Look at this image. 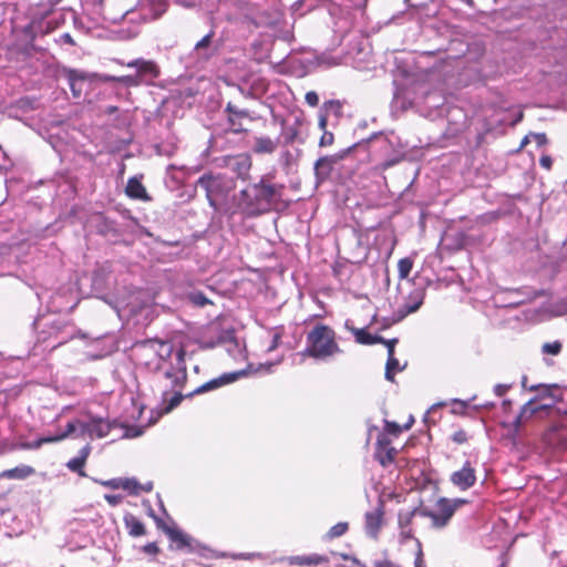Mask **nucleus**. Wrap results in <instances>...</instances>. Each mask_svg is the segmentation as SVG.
<instances>
[{"label": "nucleus", "instance_id": "1", "mask_svg": "<svg viewBox=\"0 0 567 567\" xmlns=\"http://www.w3.org/2000/svg\"><path fill=\"white\" fill-rule=\"evenodd\" d=\"M271 174L260 178L258 183L243 189L239 194L238 207L248 217L260 216L271 210L281 198L285 185L274 184Z\"/></svg>", "mask_w": 567, "mask_h": 567}, {"label": "nucleus", "instance_id": "2", "mask_svg": "<svg viewBox=\"0 0 567 567\" xmlns=\"http://www.w3.org/2000/svg\"><path fill=\"white\" fill-rule=\"evenodd\" d=\"M306 340L307 347L302 352L303 357L324 360L341 352L336 331L327 324H316L307 333Z\"/></svg>", "mask_w": 567, "mask_h": 567}, {"label": "nucleus", "instance_id": "3", "mask_svg": "<svg viewBox=\"0 0 567 567\" xmlns=\"http://www.w3.org/2000/svg\"><path fill=\"white\" fill-rule=\"evenodd\" d=\"M173 354V346L169 342L148 340L137 347V364L147 371L157 373L167 365V359Z\"/></svg>", "mask_w": 567, "mask_h": 567}, {"label": "nucleus", "instance_id": "4", "mask_svg": "<svg viewBox=\"0 0 567 567\" xmlns=\"http://www.w3.org/2000/svg\"><path fill=\"white\" fill-rule=\"evenodd\" d=\"M468 501L465 498H446L441 497L437 499L435 504V509H429V508H421L419 511V515L430 518L432 520V526L435 528H443L445 527L454 513L462 507L463 505L467 504Z\"/></svg>", "mask_w": 567, "mask_h": 567}, {"label": "nucleus", "instance_id": "5", "mask_svg": "<svg viewBox=\"0 0 567 567\" xmlns=\"http://www.w3.org/2000/svg\"><path fill=\"white\" fill-rule=\"evenodd\" d=\"M186 351L179 348L174 355V359H167V365L162 369L163 375L169 381V389H183L187 383V367H186Z\"/></svg>", "mask_w": 567, "mask_h": 567}, {"label": "nucleus", "instance_id": "6", "mask_svg": "<svg viewBox=\"0 0 567 567\" xmlns=\"http://www.w3.org/2000/svg\"><path fill=\"white\" fill-rule=\"evenodd\" d=\"M556 413L557 410L553 404H542L537 402V399H530L522 406L518 415L515 417L513 422L514 430L518 432L522 425L533 420L549 419Z\"/></svg>", "mask_w": 567, "mask_h": 567}, {"label": "nucleus", "instance_id": "7", "mask_svg": "<svg viewBox=\"0 0 567 567\" xmlns=\"http://www.w3.org/2000/svg\"><path fill=\"white\" fill-rule=\"evenodd\" d=\"M398 454L399 450L393 446L391 437H386V434H378L373 452L374 460L385 468L395 462Z\"/></svg>", "mask_w": 567, "mask_h": 567}, {"label": "nucleus", "instance_id": "8", "mask_svg": "<svg viewBox=\"0 0 567 567\" xmlns=\"http://www.w3.org/2000/svg\"><path fill=\"white\" fill-rule=\"evenodd\" d=\"M425 298V289L423 287H413L408 296L404 297L403 303L394 312V322L402 321L409 315L416 312L423 305Z\"/></svg>", "mask_w": 567, "mask_h": 567}, {"label": "nucleus", "instance_id": "9", "mask_svg": "<svg viewBox=\"0 0 567 567\" xmlns=\"http://www.w3.org/2000/svg\"><path fill=\"white\" fill-rule=\"evenodd\" d=\"M89 420L79 422V429L81 435H87L91 439H103L105 437L114 426L113 422L106 419L87 414Z\"/></svg>", "mask_w": 567, "mask_h": 567}, {"label": "nucleus", "instance_id": "10", "mask_svg": "<svg viewBox=\"0 0 567 567\" xmlns=\"http://www.w3.org/2000/svg\"><path fill=\"white\" fill-rule=\"evenodd\" d=\"M79 422H80L79 420L71 421V422H69L66 424V429L62 433H59L56 435L42 436V437H40V439H38L35 441H32V442H21V443L14 445V449H20V450H38L43 444L56 443V442L63 441L68 436H70L71 434H73L75 432V430L79 427Z\"/></svg>", "mask_w": 567, "mask_h": 567}, {"label": "nucleus", "instance_id": "11", "mask_svg": "<svg viewBox=\"0 0 567 567\" xmlns=\"http://www.w3.org/2000/svg\"><path fill=\"white\" fill-rule=\"evenodd\" d=\"M102 485L112 489L122 488L131 495H140L142 492L150 493L153 489V483L141 484L136 478H112L102 482Z\"/></svg>", "mask_w": 567, "mask_h": 567}, {"label": "nucleus", "instance_id": "12", "mask_svg": "<svg viewBox=\"0 0 567 567\" xmlns=\"http://www.w3.org/2000/svg\"><path fill=\"white\" fill-rule=\"evenodd\" d=\"M151 516L154 518L157 528L168 536L171 542L176 545L177 549L190 546V537L182 532L177 526L167 525L162 518L157 517L153 511H151Z\"/></svg>", "mask_w": 567, "mask_h": 567}, {"label": "nucleus", "instance_id": "13", "mask_svg": "<svg viewBox=\"0 0 567 567\" xmlns=\"http://www.w3.org/2000/svg\"><path fill=\"white\" fill-rule=\"evenodd\" d=\"M451 482L461 491L471 488L476 482L475 468L467 461L463 467L451 475Z\"/></svg>", "mask_w": 567, "mask_h": 567}, {"label": "nucleus", "instance_id": "14", "mask_svg": "<svg viewBox=\"0 0 567 567\" xmlns=\"http://www.w3.org/2000/svg\"><path fill=\"white\" fill-rule=\"evenodd\" d=\"M197 185L206 193L210 206L215 207V197L221 192V178L213 174H204L197 179Z\"/></svg>", "mask_w": 567, "mask_h": 567}, {"label": "nucleus", "instance_id": "15", "mask_svg": "<svg viewBox=\"0 0 567 567\" xmlns=\"http://www.w3.org/2000/svg\"><path fill=\"white\" fill-rule=\"evenodd\" d=\"M227 165L237 174L238 178L247 181L250 176L252 159L249 154L240 153L228 157Z\"/></svg>", "mask_w": 567, "mask_h": 567}, {"label": "nucleus", "instance_id": "16", "mask_svg": "<svg viewBox=\"0 0 567 567\" xmlns=\"http://www.w3.org/2000/svg\"><path fill=\"white\" fill-rule=\"evenodd\" d=\"M225 112L228 114V124L233 133L240 134L246 132L243 121L251 118L247 110H240L231 102H228L225 107Z\"/></svg>", "mask_w": 567, "mask_h": 567}, {"label": "nucleus", "instance_id": "17", "mask_svg": "<svg viewBox=\"0 0 567 567\" xmlns=\"http://www.w3.org/2000/svg\"><path fill=\"white\" fill-rule=\"evenodd\" d=\"M240 374H241V372L224 373V374L219 375L218 378H215V379L202 384L194 391L186 394V396H194V395L202 394V393H205L208 391H213L220 386L230 384V383L235 382L239 378Z\"/></svg>", "mask_w": 567, "mask_h": 567}, {"label": "nucleus", "instance_id": "18", "mask_svg": "<svg viewBox=\"0 0 567 567\" xmlns=\"http://www.w3.org/2000/svg\"><path fill=\"white\" fill-rule=\"evenodd\" d=\"M339 157L330 155L322 156L315 163V175L318 183H322L328 179L334 168Z\"/></svg>", "mask_w": 567, "mask_h": 567}, {"label": "nucleus", "instance_id": "19", "mask_svg": "<svg viewBox=\"0 0 567 567\" xmlns=\"http://www.w3.org/2000/svg\"><path fill=\"white\" fill-rule=\"evenodd\" d=\"M287 561L290 566L312 567V566H319L322 564H328L329 558L324 555L310 554V555L290 556L287 558Z\"/></svg>", "mask_w": 567, "mask_h": 567}, {"label": "nucleus", "instance_id": "20", "mask_svg": "<svg viewBox=\"0 0 567 567\" xmlns=\"http://www.w3.org/2000/svg\"><path fill=\"white\" fill-rule=\"evenodd\" d=\"M128 68H135L137 70V74L143 80L144 76H151L152 79H156L159 75V69L153 61H147L143 59H136L126 64Z\"/></svg>", "mask_w": 567, "mask_h": 567}, {"label": "nucleus", "instance_id": "21", "mask_svg": "<svg viewBox=\"0 0 567 567\" xmlns=\"http://www.w3.org/2000/svg\"><path fill=\"white\" fill-rule=\"evenodd\" d=\"M279 138H270L269 136H256L254 138L252 152L257 155L272 154L279 146Z\"/></svg>", "mask_w": 567, "mask_h": 567}, {"label": "nucleus", "instance_id": "22", "mask_svg": "<svg viewBox=\"0 0 567 567\" xmlns=\"http://www.w3.org/2000/svg\"><path fill=\"white\" fill-rule=\"evenodd\" d=\"M187 398L186 395H183L182 389H174L171 391H163V398H162V412L163 413H169L175 408H177L183 399Z\"/></svg>", "mask_w": 567, "mask_h": 567}, {"label": "nucleus", "instance_id": "23", "mask_svg": "<svg viewBox=\"0 0 567 567\" xmlns=\"http://www.w3.org/2000/svg\"><path fill=\"white\" fill-rule=\"evenodd\" d=\"M91 453V446L85 445L82 447L79 452V455L76 457L71 458L66 466L70 471L78 473L80 476L85 477L86 473L84 472V466L87 461V457Z\"/></svg>", "mask_w": 567, "mask_h": 567}, {"label": "nucleus", "instance_id": "24", "mask_svg": "<svg viewBox=\"0 0 567 567\" xmlns=\"http://www.w3.org/2000/svg\"><path fill=\"white\" fill-rule=\"evenodd\" d=\"M125 194L132 199L150 200L145 186L136 177H131L125 187Z\"/></svg>", "mask_w": 567, "mask_h": 567}, {"label": "nucleus", "instance_id": "25", "mask_svg": "<svg viewBox=\"0 0 567 567\" xmlns=\"http://www.w3.org/2000/svg\"><path fill=\"white\" fill-rule=\"evenodd\" d=\"M364 518L367 533L375 538L383 523V512L381 509L368 512Z\"/></svg>", "mask_w": 567, "mask_h": 567}, {"label": "nucleus", "instance_id": "26", "mask_svg": "<svg viewBox=\"0 0 567 567\" xmlns=\"http://www.w3.org/2000/svg\"><path fill=\"white\" fill-rule=\"evenodd\" d=\"M124 526L131 537H141L146 534L144 523L135 515L127 513L123 517Z\"/></svg>", "mask_w": 567, "mask_h": 567}, {"label": "nucleus", "instance_id": "27", "mask_svg": "<svg viewBox=\"0 0 567 567\" xmlns=\"http://www.w3.org/2000/svg\"><path fill=\"white\" fill-rule=\"evenodd\" d=\"M35 470L30 465H19L13 468L4 470L0 473L2 480H25L32 476Z\"/></svg>", "mask_w": 567, "mask_h": 567}, {"label": "nucleus", "instance_id": "28", "mask_svg": "<svg viewBox=\"0 0 567 567\" xmlns=\"http://www.w3.org/2000/svg\"><path fill=\"white\" fill-rule=\"evenodd\" d=\"M414 423L413 416L409 417V421L404 425H400L393 421H384V431L380 434H386V437L399 436L404 430H409Z\"/></svg>", "mask_w": 567, "mask_h": 567}, {"label": "nucleus", "instance_id": "29", "mask_svg": "<svg viewBox=\"0 0 567 567\" xmlns=\"http://www.w3.org/2000/svg\"><path fill=\"white\" fill-rule=\"evenodd\" d=\"M355 341L360 344L372 346L383 341V337L373 336L368 332L365 329H352Z\"/></svg>", "mask_w": 567, "mask_h": 567}, {"label": "nucleus", "instance_id": "30", "mask_svg": "<svg viewBox=\"0 0 567 567\" xmlns=\"http://www.w3.org/2000/svg\"><path fill=\"white\" fill-rule=\"evenodd\" d=\"M558 386L556 384H537L529 388L530 391H536L537 395L533 399H537V402L540 403V400L544 399H554V391L557 390Z\"/></svg>", "mask_w": 567, "mask_h": 567}, {"label": "nucleus", "instance_id": "31", "mask_svg": "<svg viewBox=\"0 0 567 567\" xmlns=\"http://www.w3.org/2000/svg\"><path fill=\"white\" fill-rule=\"evenodd\" d=\"M349 530V524L347 522H339L333 525L327 534L323 536L327 540H332L334 538L341 537Z\"/></svg>", "mask_w": 567, "mask_h": 567}, {"label": "nucleus", "instance_id": "32", "mask_svg": "<svg viewBox=\"0 0 567 567\" xmlns=\"http://www.w3.org/2000/svg\"><path fill=\"white\" fill-rule=\"evenodd\" d=\"M401 370L402 368H400L399 360L394 355L388 357L385 364V379L389 381H394L395 373Z\"/></svg>", "mask_w": 567, "mask_h": 567}, {"label": "nucleus", "instance_id": "33", "mask_svg": "<svg viewBox=\"0 0 567 567\" xmlns=\"http://www.w3.org/2000/svg\"><path fill=\"white\" fill-rule=\"evenodd\" d=\"M113 81L121 83L125 86H138L143 83L141 76L136 73L134 75H122L112 78Z\"/></svg>", "mask_w": 567, "mask_h": 567}, {"label": "nucleus", "instance_id": "34", "mask_svg": "<svg viewBox=\"0 0 567 567\" xmlns=\"http://www.w3.org/2000/svg\"><path fill=\"white\" fill-rule=\"evenodd\" d=\"M412 268H413V260L411 258H409V257L401 258L398 261L399 277L401 279L408 278Z\"/></svg>", "mask_w": 567, "mask_h": 567}, {"label": "nucleus", "instance_id": "35", "mask_svg": "<svg viewBox=\"0 0 567 567\" xmlns=\"http://www.w3.org/2000/svg\"><path fill=\"white\" fill-rule=\"evenodd\" d=\"M188 299L193 305L197 307H204L208 303H212L210 300L203 292L199 291L189 293Z\"/></svg>", "mask_w": 567, "mask_h": 567}, {"label": "nucleus", "instance_id": "36", "mask_svg": "<svg viewBox=\"0 0 567 567\" xmlns=\"http://www.w3.org/2000/svg\"><path fill=\"white\" fill-rule=\"evenodd\" d=\"M419 511L420 509H414L412 512H406V513H401L399 515V525H400V528L401 529H405L408 527H410V525L412 524V519L414 517V515L417 513L419 514Z\"/></svg>", "mask_w": 567, "mask_h": 567}, {"label": "nucleus", "instance_id": "37", "mask_svg": "<svg viewBox=\"0 0 567 567\" xmlns=\"http://www.w3.org/2000/svg\"><path fill=\"white\" fill-rule=\"evenodd\" d=\"M563 344L559 341L547 342L543 344V352L546 354L557 355L560 353Z\"/></svg>", "mask_w": 567, "mask_h": 567}, {"label": "nucleus", "instance_id": "38", "mask_svg": "<svg viewBox=\"0 0 567 567\" xmlns=\"http://www.w3.org/2000/svg\"><path fill=\"white\" fill-rule=\"evenodd\" d=\"M451 439L454 443L461 445L465 444L468 441L470 436L465 430L460 429L452 434Z\"/></svg>", "mask_w": 567, "mask_h": 567}, {"label": "nucleus", "instance_id": "39", "mask_svg": "<svg viewBox=\"0 0 567 567\" xmlns=\"http://www.w3.org/2000/svg\"><path fill=\"white\" fill-rule=\"evenodd\" d=\"M142 551L147 555L156 556L157 554H159L161 549L156 542H152L144 545L142 547Z\"/></svg>", "mask_w": 567, "mask_h": 567}, {"label": "nucleus", "instance_id": "40", "mask_svg": "<svg viewBox=\"0 0 567 567\" xmlns=\"http://www.w3.org/2000/svg\"><path fill=\"white\" fill-rule=\"evenodd\" d=\"M305 101L306 103L311 106V107H316L318 106L319 104V96L317 94V92L315 91H309L306 93L305 95Z\"/></svg>", "mask_w": 567, "mask_h": 567}, {"label": "nucleus", "instance_id": "41", "mask_svg": "<svg viewBox=\"0 0 567 567\" xmlns=\"http://www.w3.org/2000/svg\"><path fill=\"white\" fill-rule=\"evenodd\" d=\"M399 340L396 338H393V339H384L383 338V341H381L380 343L381 344H384L388 349V357H392L394 355V349H395V346L398 344Z\"/></svg>", "mask_w": 567, "mask_h": 567}, {"label": "nucleus", "instance_id": "42", "mask_svg": "<svg viewBox=\"0 0 567 567\" xmlns=\"http://www.w3.org/2000/svg\"><path fill=\"white\" fill-rule=\"evenodd\" d=\"M333 141H334V136H333V133L331 132H328V131H324L323 134L321 135L320 137V141H319V145L321 147L323 146H330L333 144Z\"/></svg>", "mask_w": 567, "mask_h": 567}, {"label": "nucleus", "instance_id": "43", "mask_svg": "<svg viewBox=\"0 0 567 567\" xmlns=\"http://www.w3.org/2000/svg\"><path fill=\"white\" fill-rule=\"evenodd\" d=\"M214 37V31H210L208 34H206L203 39H200L196 45V50L205 49L210 45L212 39Z\"/></svg>", "mask_w": 567, "mask_h": 567}, {"label": "nucleus", "instance_id": "44", "mask_svg": "<svg viewBox=\"0 0 567 567\" xmlns=\"http://www.w3.org/2000/svg\"><path fill=\"white\" fill-rule=\"evenodd\" d=\"M282 333L280 331H276L272 336L271 344L269 346V351H274L279 347V343L281 341Z\"/></svg>", "mask_w": 567, "mask_h": 567}, {"label": "nucleus", "instance_id": "45", "mask_svg": "<svg viewBox=\"0 0 567 567\" xmlns=\"http://www.w3.org/2000/svg\"><path fill=\"white\" fill-rule=\"evenodd\" d=\"M533 137L538 146H544L548 142L545 133H534Z\"/></svg>", "mask_w": 567, "mask_h": 567}, {"label": "nucleus", "instance_id": "46", "mask_svg": "<svg viewBox=\"0 0 567 567\" xmlns=\"http://www.w3.org/2000/svg\"><path fill=\"white\" fill-rule=\"evenodd\" d=\"M539 164H540L542 167H544L546 169H550L551 165H553V159H551L550 156L544 155V156L540 157Z\"/></svg>", "mask_w": 567, "mask_h": 567}, {"label": "nucleus", "instance_id": "47", "mask_svg": "<svg viewBox=\"0 0 567 567\" xmlns=\"http://www.w3.org/2000/svg\"><path fill=\"white\" fill-rule=\"evenodd\" d=\"M61 41H63L64 43L69 44V45H75V41L73 39V37L70 34V33H63L61 35Z\"/></svg>", "mask_w": 567, "mask_h": 567}, {"label": "nucleus", "instance_id": "48", "mask_svg": "<svg viewBox=\"0 0 567 567\" xmlns=\"http://www.w3.org/2000/svg\"><path fill=\"white\" fill-rule=\"evenodd\" d=\"M105 499L110 505H117L121 497L116 495H105Z\"/></svg>", "mask_w": 567, "mask_h": 567}, {"label": "nucleus", "instance_id": "49", "mask_svg": "<svg viewBox=\"0 0 567 567\" xmlns=\"http://www.w3.org/2000/svg\"><path fill=\"white\" fill-rule=\"evenodd\" d=\"M374 567H401L390 560L379 561L374 565Z\"/></svg>", "mask_w": 567, "mask_h": 567}, {"label": "nucleus", "instance_id": "50", "mask_svg": "<svg viewBox=\"0 0 567 567\" xmlns=\"http://www.w3.org/2000/svg\"><path fill=\"white\" fill-rule=\"evenodd\" d=\"M401 535L404 539H411L413 538L412 529L410 527L405 529H401Z\"/></svg>", "mask_w": 567, "mask_h": 567}, {"label": "nucleus", "instance_id": "51", "mask_svg": "<svg viewBox=\"0 0 567 567\" xmlns=\"http://www.w3.org/2000/svg\"><path fill=\"white\" fill-rule=\"evenodd\" d=\"M502 405H503L504 411L507 412L512 408V402L509 400H504Z\"/></svg>", "mask_w": 567, "mask_h": 567}, {"label": "nucleus", "instance_id": "52", "mask_svg": "<svg viewBox=\"0 0 567 567\" xmlns=\"http://www.w3.org/2000/svg\"><path fill=\"white\" fill-rule=\"evenodd\" d=\"M319 126L322 128V130H326L327 127V118L324 116H321L320 120H319Z\"/></svg>", "mask_w": 567, "mask_h": 567}, {"label": "nucleus", "instance_id": "53", "mask_svg": "<svg viewBox=\"0 0 567 567\" xmlns=\"http://www.w3.org/2000/svg\"><path fill=\"white\" fill-rule=\"evenodd\" d=\"M497 395H503L506 391V389L503 385H497L495 389Z\"/></svg>", "mask_w": 567, "mask_h": 567}, {"label": "nucleus", "instance_id": "54", "mask_svg": "<svg viewBox=\"0 0 567 567\" xmlns=\"http://www.w3.org/2000/svg\"><path fill=\"white\" fill-rule=\"evenodd\" d=\"M357 1H358V3H357L358 8L364 9L367 7L368 0H357Z\"/></svg>", "mask_w": 567, "mask_h": 567}, {"label": "nucleus", "instance_id": "55", "mask_svg": "<svg viewBox=\"0 0 567 567\" xmlns=\"http://www.w3.org/2000/svg\"><path fill=\"white\" fill-rule=\"evenodd\" d=\"M326 105L337 106V107L341 106L340 102L339 101H334V100H331V101L327 102Z\"/></svg>", "mask_w": 567, "mask_h": 567}, {"label": "nucleus", "instance_id": "56", "mask_svg": "<svg viewBox=\"0 0 567 567\" xmlns=\"http://www.w3.org/2000/svg\"><path fill=\"white\" fill-rule=\"evenodd\" d=\"M528 143H529V138H528V136H525V137L522 140V142H520V146H519V148H520V150H522V148H524Z\"/></svg>", "mask_w": 567, "mask_h": 567}, {"label": "nucleus", "instance_id": "57", "mask_svg": "<svg viewBox=\"0 0 567 567\" xmlns=\"http://www.w3.org/2000/svg\"><path fill=\"white\" fill-rule=\"evenodd\" d=\"M415 567H424V566L422 565V560H421V558L416 559V561H415Z\"/></svg>", "mask_w": 567, "mask_h": 567}, {"label": "nucleus", "instance_id": "58", "mask_svg": "<svg viewBox=\"0 0 567 567\" xmlns=\"http://www.w3.org/2000/svg\"><path fill=\"white\" fill-rule=\"evenodd\" d=\"M497 567H507V564L505 560H503Z\"/></svg>", "mask_w": 567, "mask_h": 567}, {"label": "nucleus", "instance_id": "59", "mask_svg": "<svg viewBox=\"0 0 567 567\" xmlns=\"http://www.w3.org/2000/svg\"><path fill=\"white\" fill-rule=\"evenodd\" d=\"M341 557L346 560L349 559V556L347 554H342Z\"/></svg>", "mask_w": 567, "mask_h": 567}, {"label": "nucleus", "instance_id": "60", "mask_svg": "<svg viewBox=\"0 0 567 567\" xmlns=\"http://www.w3.org/2000/svg\"><path fill=\"white\" fill-rule=\"evenodd\" d=\"M523 118V113H520L518 116H517V120L516 121H520Z\"/></svg>", "mask_w": 567, "mask_h": 567}, {"label": "nucleus", "instance_id": "61", "mask_svg": "<svg viewBox=\"0 0 567 567\" xmlns=\"http://www.w3.org/2000/svg\"><path fill=\"white\" fill-rule=\"evenodd\" d=\"M296 133L289 138L288 142H292L293 141V137H295Z\"/></svg>", "mask_w": 567, "mask_h": 567}]
</instances>
